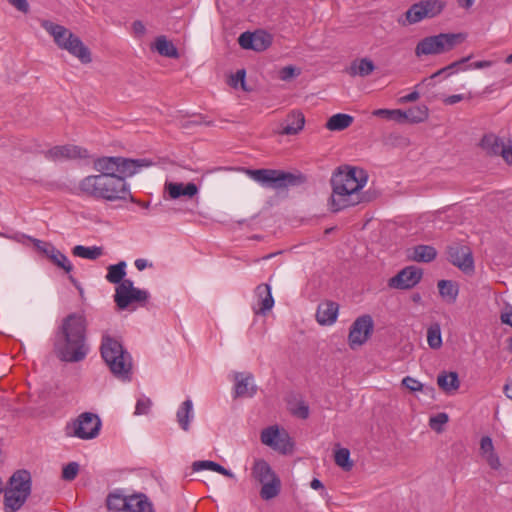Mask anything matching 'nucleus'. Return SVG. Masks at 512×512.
I'll use <instances>...</instances> for the list:
<instances>
[{
	"label": "nucleus",
	"instance_id": "obj_1",
	"mask_svg": "<svg viewBox=\"0 0 512 512\" xmlns=\"http://www.w3.org/2000/svg\"><path fill=\"white\" fill-rule=\"evenodd\" d=\"M367 180L368 174L364 169L348 165L338 167L331 178V211L339 212L347 207L372 201L376 197L374 192H360Z\"/></svg>",
	"mask_w": 512,
	"mask_h": 512
},
{
	"label": "nucleus",
	"instance_id": "obj_2",
	"mask_svg": "<svg viewBox=\"0 0 512 512\" xmlns=\"http://www.w3.org/2000/svg\"><path fill=\"white\" fill-rule=\"evenodd\" d=\"M87 327L86 317L81 313H70L62 319L53 343V351L58 359L69 363L85 359L89 351Z\"/></svg>",
	"mask_w": 512,
	"mask_h": 512
},
{
	"label": "nucleus",
	"instance_id": "obj_3",
	"mask_svg": "<svg viewBox=\"0 0 512 512\" xmlns=\"http://www.w3.org/2000/svg\"><path fill=\"white\" fill-rule=\"evenodd\" d=\"M78 194L106 201L124 200L130 196L125 180L96 174L84 177L78 184Z\"/></svg>",
	"mask_w": 512,
	"mask_h": 512
},
{
	"label": "nucleus",
	"instance_id": "obj_4",
	"mask_svg": "<svg viewBox=\"0 0 512 512\" xmlns=\"http://www.w3.org/2000/svg\"><path fill=\"white\" fill-rule=\"evenodd\" d=\"M42 28L53 38L55 45L77 58L82 64L92 62V53L81 38L67 27L50 20L41 21Z\"/></svg>",
	"mask_w": 512,
	"mask_h": 512
},
{
	"label": "nucleus",
	"instance_id": "obj_5",
	"mask_svg": "<svg viewBox=\"0 0 512 512\" xmlns=\"http://www.w3.org/2000/svg\"><path fill=\"white\" fill-rule=\"evenodd\" d=\"M152 162L147 159H130L121 156L99 157L94 160L93 168L101 175L125 180L133 176L144 167H149Z\"/></svg>",
	"mask_w": 512,
	"mask_h": 512
},
{
	"label": "nucleus",
	"instance_id": "obj_6",
	"mask_svg": "<svg viewBox=\"0 0 512 512\" xmlns=\"http://www.w3.org/2000/svg\"><path fill=\"white\" fill-rule=\"evenodd\" d=\"M101 356L114 376L128 379L132 368L131 357L122 344L109 335L102 337Z\"/></svg>",
	"mask_w": 512,
	"mask_h": 512
},
{
	"label": "nucleus",
	"instance_id": "obj_7",
	"mask_svg": "<svg viewBox=\"0 0 512 512\" xmlns=\"http://www.w3.org/2000/svg\"><path fill=\"white\" fill-rule=\"evenodd\" d=\"M466 39L464 33H439L421 39L415 47L417 57L439 55L453 50Z\"/></svg>",
	"mask_w": 512,
	"mask_h": 512
},
{
	"label": "nucleus",
	"instance_id": "obj_8",
	"mask_svg": "<svg viewBox=\"0 0 512 512\" xmlns=\"http://www.w3.org/2000/svg\"><path fill=\"white\" fill-rule=\"evenodd\" d=\"M247 175L263 186L281 189L289 186H296L305 182V176L295 175L276 169H245Z\"/></svg>",
	"mask_w": 512,
	"mask_h": 512
},
{
	"label": "nucleus",
	"instance_id": "obj_9",
	"mask_svg": "<svg viewBox=\"0 0 512 512\" xmlns=\"http://www.w3.org/2000/svg\"><path fill=\"white\" fill-rule=\"evenodd\" d=\"M261 442L281 454H292L294 442L285 429L269 426L261 432Z\"/></svg>",
	"mask_w": 512,
	"mask_h": 512
},
{
	"label": "nucleus",
	"instance_id": "obj_10",
	"mask_svg": "<svg viewBox=\"0 0 512 512\" xmlns=\"http://www.w3.org/2000/svg\"><path fill=\"white\" fill-rule=\"evenodd\" d=\"M480 148L487 156H501L506 164L512 165V142L507 143L494 133L483 135L479 143Z\"/></svg>",
	"mask_w": 512,
	"mask_h": 512
},
{
	"label": "nucleus",
	"instance_id": "obj_11",
	"mask_svg": "<svg viewBox=\"0 0 512 512\" xmlns=\"http://www.w3.org/2000/svg\"><path fill=\"white\" fill-rule=\"evenodd\" d=\"M148 297L147 291L134 287L131 280H124L116 287L114 301L119 309L124 310L134 302L145 303Z\"/></svg>",
	"mask_w": 512,
	"mask_h": 512
},
{
	"label": "nucleus",
	"instance_id": "obj_12",
	"mask_svg": "<svg viewBox=\"0 0 512 512\" xmlns=\"http://www.w3.org/2000/svg\"><path fill=\"white\" fill-rule=\"evenodd\" d=\"M374 324L370 315L358 317L350 327L348 342L351 349L362 346L371 336Z\"/></svg>",
	"mask_w": 512,
	"mask_h": 512
},
{
	"label": "nucleus",
	"instance_id": "obj_13",
	"mask_svg": "<svg viewBox=\"0 0 512 512\" xmlns=\"http://www.w3.org/2000/svg\"><path fill=\"white\" fill-rule=\"evenodd\" d=\"M448 260L466 274L474 271V260L471 249L459 243L447 247Z\"/></svg>",
	"mask_w": 512,
	"mask_h": 512
},
{
	"label": "nucleus",
	"instance_id": "obj_14",
	"mask_svg": "<svg viewBox=\"0 0 512 512\" xmlns=\"http://www.w3.org/2000/svg\"><path fill=\"white\" fill-rule=\"evenodd\" d=\"M423 270L417 266H407L388 280L390 288L408 290L415 287L422 279Z\"/></svg>",
	"mask_w": 512,
	"mask_h": 512
},
{
	"label": "nucleus",
	"instance_id": "obj_15",
	"mask_svg": "<svg viewBox=\"0 0 512 512\" xmlns=\"http://www.w3.org/2000/svg\"><path fill=\"white\" fill-rule=\"evenodd\" d=\"M101 421L96 414L82 413L74 423V435L81 439L95 438L100 430Z\"/></svg>",
	"mask_w": 512,
	"mask_h": 512
},
{
	"label": "nucleus",
	"instance_id": "obj_16",
	"mask_svg": "<svg viewBox=\"0 0 512 512\" xmlns=\"http://www.w3.org/2000/svg\"><path fill=\"white\" fill-rule=\"evenodd\" d=\"M44 156L52 161H61L67 159L86 158L88 151L76 145L54 146L44 152Z\"/></svg>",
	"mask_w": 512,
	"mask_h": 512
},
{
	"label": "nucleus",
	"instance_id": "obj_17",
	"mask_svg": "<svg viewBox=\"0 0 512 512\" xmlns=\"http://www.w3.org/2000/svg\"><path fill=\"white\" fill-rule=\"evenodd\" d=\"M7 491L19 492L29 496L32 489L31 474L26 469L15 471L9 479Z\"/></svg>",
	"mask_w": 512,
	"mask_h": 512
},
{
	"label": "nucleus",
	"instance_id": "obj_18",
	"mask_svg": "<svg viewBox=\"0 0 512 512\" xmlns=\"http://www.w3.org/2000/svg\"><path fill=\"white\" fill-rule=\"evenodd\" d=\"M235 380V398L253 397L257 392V386L253 383V376L250 373L244 374L237 372Z\"/></svg>",
	"mask_w": 512,
	"mask_h": 512
},
{
	"label": "nucleus",
	"instance_id": "obj_19",
	"mask_svg": "<svg viewBox=\"0 0 512 512\" xmlns=\"http://www.w3.org/2000/svg\"><path fill=\"white\" fill-rule=\"evenodd\" d=\"M305 125V116L301 111L294 110L290 112L284 122L281 124V129L277 132L280 135H297L303 130Z\"/></svg>",
	"mask_w": 512,
	"mask_h": 512
},
{
	"label": "nucleus",
	"instance_id": "obj_20",
	"mask_svg": "<svg viewBox=\"0 0 512 512\" xmlns=\"http://www.w3.org/2000/svg\"><path fill=\"white\" fill-rule=\"evenodd\" d=\"M164 190L168 193L171 199H178L182 196L192 198L199 191L197 185L192 182L187 184L178 182H166Z\"/></svg>",
	"mask_w": 512,
	"mask_h": 512
},
{
	"label": "nucleus",
	"instance_id": "obj_21",
	"mask_svg": "<svg viewBox=\"0 0 512 512\" xmlns=\"http://www.w3.org/2000/svg\"><path fill=\"white\" fill-rule=\"evenodd\" d=\"M375 64L369 58H360L351 62L346 72L351 76L367 77L375 70Z\"/></svg>",
	"mask_w": 512,
	"mask_h": 512
},
{
	"label": "nucleus",
	"instance_id": "obj_22",
	"mask_svg": "<svg viewBox=\"0 0 512 512\" xmlns=\"http://www.w3.org/2000/svg\"><path fill=\"white\" fill-rule=\"evenodd\" d=\"M338 308V304L332 301L320 304L316 312L317 321L322 325L334 323L337 318Z\"/></svg>",
	"mask_w": 512,
	"mask_h": 512
},
{
	"label": "nucleus",
	"instance_id": "obj_23",
	"mask_svg": "<svg viewBox=\"0 0 512 512\" xmlns=\"http://www.w3.org/2000/svg\"><path fill=\"white\" fill-rule=\"evenodd\" d=\"M255 293L259 301V309L256 313L265 314L267 311L271 310L274 305V299L270 285L266 283L258 285L255 289Z\"/></svg>",
	"mask_w": 512,
	"mask_h": 512
},
{
	"label": "nucleus",
	"instance_id": "obj_24",
	"mask_svg": "<svg viewBox=\"0 0 512 512\" xmlns=\"http://www.w3.org/2000/svg\"><path fill=\"white\" fill-rule=\"evenodd\" d=\"M127 504L129 512H154L152 503L143 493L128 496Z\"/></svg>",
	"mask_w": 512,
	"mask_h": 512
},
{
	"label": "nucleus",
	"instance_id": "obj_25",
	"mask_svg": "<svg viewBox=\"0 0 512 512\" xmlns=\"http://www.w3.org/2000/svg\"><path fill=\"white\" fill-rule=\"evenodd\" d=\"M155 49L161 56L177 59L179 58L178 49L168 40L166 36L161 35L156 37L154 44L151 47Z\"/></svg>",
	"mask_w": 512,
	"mask_h": 512
},
{
	"label": "nucleus",
	"instance_id": "obj_26",
	"mask_svg": "<svg viewBox=\"0 0 512 512\" xmlns=\"http://www.w3.org/2000/svg\"><path fill=\"white\" fill-rule=\"evenodd\" d=\"M424 19H426V15L421 2L419 1L410 6V8L405 12L404 17L398 19V23L402 26H408L416 24Z\"/></svg>",
	"mask_w": 512,
	"mask_h": 512
},
{
	"label": "nucleus",
	"instance_id": "obj_27",
	"mask_svg": "<svg viewBox=\"0 0 512 512\" xmlns=\"http://www.w3.org/2000/svg\"><path fill=\"white\" fill-rule=\"evenodd\" d=\"M29 496L17 493L13 491L5 490L4 494V511L5 512H16L18 511L26 502Z\"/></svg>",
	"mask_w": 512,
	"mask_h": 512
},
{
	"label": "nucleus",
	"instance_id": "obj_28",
	"mask_svg": "<svg viewBox=\"0 0 512 512\" xmlns=\"http://www.w3.org/2000/svg\"><path fill=\"white\" fill-rule=\"evenodd\" d=\"M252 476L260 483L277 478L270 465L262 459L255 461L252 468Z\"/></svg>",
	"mask_w": 512,
	"mask_h": 512
},
{
	"label": "nucleus",
	"instance_id": "obj_29",
	"mask_svg": "<svg viewBox=\"0 0 512 512\" xmlns=\"http://www.w3.org/2000/svg\"><path fill=\"white\" fill-rule=\"evenodd\" d=\"M45 255L54 265L63 269L66 273L69 274L73 270V266L67 256L56 247H48Z\"/></svg>",
	"mask_w": 512,
	"mask_h": 512
},
{
	"label": "nucleus",
	"instance_id": "obj_30",
	"mask_svg": "<svg viewBox=\"0 0 512 512\" xmlns=\"http://www.w3.org/2000/svg\"><path fill=\"white\" fill-rule=\"evenodd\" d=\"M438 386L446 393L456 391L460 386L456 372H442L437 377Z\"/></svg>",
	"mask_w": 512,
	"mask_h": 512
},
{
	"label": "nucleus",
	"instance_id": "obj_31",
	"mask_svg": "<svg viewBox=\"0 0 512 512\" xmlns=\"http://www.w3.org/2000/svg\"><path fill=\"white\" fill-rule=\"evenodd\" d=\"M437 256V251L430 245H417L413 248V253L410 258L416 262L429 263L432 262Z\"/></svg>",
	"mask_w": 512,
	"mask_h": 512
},
{
	"label": "nucleus",
	"instance_id": "obj_32",
	"mask_svg": "<svg viewBox=\"0 0 512 512\" xmlns=\"http://www.w3.org/2000/svg\"><path fill=\"white\" fill-rule=\"evenodd\" d=\"M353 120V117L348 114L338 113L331 116L325 126L330 131H342L348 128Z\"/></svg>",
	"mask_w": 512,
	"mask_h": 512
},
{
	"label": "nucleus",
	"instance_id": "obj_33",
	"mask_svg": "<svg viewBox=\"0 0 512 512\" xmlns=\"http://www.w3.org/2000/svg\"><path fill=\"white\" fill-rule=\"evenodd\" d=\"M192 469H193V471H201L204 469H209V470L218 472L226 477L235 478V475L230 470H228L225 467H223L222 465H220L214 461H210V460L195 461L192 464Z\"/></svg>",
	"mask_w": 512,
	"mask_h": 512
},
{
	"label": "nucleus",
	"instance_id": "obj_34",
	"mask_svg": "<svg viewBox=\"0 0 512 512\" xmlns=\"http://www.w3.org/2000/svg\"><path fill=\"white\" fill-rule=\"evenodd\" d=\"M193 403L190 399L185 400L177 411V421L184 431L189 430L190 419L192 418Z\"/></svg>",
	"mask_w": 512,
	"mask_h": 512
},
{
	"label": "nucleus",
	"instance_id": "obj_35",
	"mask_svg": "<svg viewBox=\"0 0 512 512\" xmlns=\"http://www.w3.org/2000/svg\"><path fill=\"white\" fill-rule=\"evenodd\" d=\"M72 254L76 257L96 260L103 255V248L98 246L86 247L77 245L72 249Z\"/></svg>",
	"mask_w": 512,
	"mask_h": 512
},
{
	"label": "nucleus",
	"instance_id": "obj_36",
	"mask_svg": "<svg viewBox=\"0 0 512 512\" xmlns=\"http://www.w3.org/2000/svg\"><path fill=\"white\" fill-rule=\"evenodd\" d=\"M253 51L262 52L269 48L272 44V36L264 30L253 32Z\"/></svg>",
	"mask_w": 512,
	"mask_h": 512
},
{
	"label": "nucleus",
	"instance_id": "obj_37",
	"mask_svg": "<svg viewBox=\"0 0 512 512\" xmlns=\"http://www.w3.org/2000/svg\"><path fill=\"white\" fill-rule=\"evenodd\" d=\"M426 18H434L442 13L446 3L442 0H421L420 1Z\"/></svg>",
	"mask_w": 512,
	"mask_h": 512
},
{
	"label": "nucleus",
	"instance_id": "obj_38",
	"mask_svg": "<svg viewBox=\"0 0 512 512\" xmlns=\"http://www.w3.org/2000/svg\"><path fill=\"white\" fill-rule=\"evenodd\" d=\"M126 263L124 261L119 262L118 264L111 265L108 267V272L106 275V279L113 284H120L124 281V277L126 275L125 271Z\"/></svg>",
	"mask_w": 512,
	"mask_h": 512
},
{
	"label": "nucleus",
	"instance_id": "obj_39",
	"mask_svg": "<svg viewBox=\"0 0 512 512\" xmlns=\"http://www.w3.org/2000/svg\"><path fill=\"white\" fill-rule=\"evenodd\" d=\"M405 115L407 122L421 123L428 118V108L425 105L414 106L405 111Z\"/></svg>",
	"mask_w": 512,
	"mask_h": 512
},
{
	"label": "nucleus",
	"instance_id": "obj_40",
	"mask_svg": "<svg viewBox=\"0 0 512 512\" xmlns=\"http://www.w3.org/2000/svg\"><path fill=\"white\" fill-rule=\"evenodd\" d=\"M261 484L262 488L260 491V496L264 500H270L276 497L280 492V480L278 477Z\"/></svg>",
	"mask_w": 512,
	"mask_h": 512
},
{
	"label": "nucleus",
	"instance_id": "obj_41",
	"mask_svg": "<svg viewBox=\"0 0 512 512\" xmlns=\"http://www.w3.org/2000/svg\"><path fill=\"white\" fill-rule=\"evenodd\" d=\"M334 460L344 471H350L353 467V462L350 460V451L347 448L336 450Z\"/></svg>",
	"mask_w": 512,
	"mask_h": 512
},
{
	"label": "nucleus",
	"instance_id": "obj_42",
	"mask_svg": "<svg viewBox=\"0 0 512 512\" xmlns=\"http://www.w3.org/2000/svg\"><path fill=\"white\" fill-rule=\"evenodd\" d=\"M128 496L112 493L107 498V507L110 510L126 511Z\"/></svg>",
	"mask_w": 512,
	"mask_h": 512
},
{
	"label": "nucleus",
	"instance_id": "obj_43",
	"mask_svg": "<svg viewBox=\"0 0 512 512\" xmlns=\"http://www.w3.org/2000/svg\"><path fill=\"white\" fill-rule=\"evenodd\" d=\"M439 293L442 297H449L455 301L458 295L457 286L450 280H440L438 282Z\"/></svg>",
	"mask_w": 512,
	"mask_h": 512
},
{
	"label": "nucleus",
	"instance_id": "obj_44",
	"mask_svg": "<svg viewBox=\"0 0 512 512\" xmlns=\"http://www.w3.org/2000/svg\"><path fill=\"white\" fill-rule=\"evenodd\" d=\"M427 341L432 349H438L442 345L441 330L438 324L431 325L427 331Z\"/></svg>",
	"mask_w": 512,
	"mask_h": 512
},
{
	"label": "nucleus",
	"instance_id": "obj_45",
	"mask_svg": "<svg viewBox=\"0 0 512 512\" xmlns=\"http://www.w3.org/2000/svg\"><path fill=\"white\" fill-rule=\"evenodd\" d=\"M448 420L449 417L446 413H438L429 419V426L435 432L440 433L443 431V425L446 424Z\"/></svg>",
	"mask_w": 512,
	"mask_h": 512
},
{
	"label": "nucleus",
	"instance_id": "obj_46",
	"mask_svg": "<svg viewBox=\"0 0 512 512\" xmlns=\"http://www.w3.org/2000/svg\"><path fill=\"white\" fill-rule=\"evenodd\" d=\"M79 472V464L77 462H70L63 467L62 478L66 481H72L76 478Z\"/></svg>",
	"mask_w": 512,
	"mask_h": 512
},
{
	"label": "nucleus",
	"instance_id": "obj_47",
	"mask_svg": "<svg viewBox=\"0 0 512 512\" xmlns=\"http://www.w3.org/2000/svg\"><path fill=\"white\" fill-rule=\"evenodd\" d=\"M246 71L244 69L238 70L235 74L230 76L229 85L233 88H237L238 84H241V88L247 91L245 86Z\"/></svg>",
	"mask_w": 512,
	"mask_h": 512
},
{
	"label": "nucleus",
	"instance_id": "obj_48",
	"mask_svg": "<svg viewBox=\"0 0 512 512\" xmlns=\"http://www.w3.org/2000/svg\"><path fill=\"white\" fill-rule=\"evenodd\" d=\"M253 40V32L246 31L239 36L238 43L245 50H253Z\"/></svg>",
	"mask_w": 512,
	"mask_h": 512
},
{
	"label": "nucleus",
	"instance_id": "obj_49",
	"mask_svg": "<svg viewBox=\"0 0 512 512\" xmlns=\"http://www.w3.org/2000/svg\"><path fill=\"white\" fill-rule=\"evenodd\" d=\"M402 385L412 392L422 391L424 387L421 382L410 376H407L402 380Z\"/></svg>",
	"mask_w": 512,
	"mask_h": 512
},
{
	"label": "nucleus",
	"instance_id": "obj_50",
	"mask_svg": "<svg viewBox=\"0 0 512 512\" xmlns=\"http://www.w3.org/2000/svg\"><path fill=\"white\" fill-rule=\"evenodd\" d=\"M483 458L485 459V461L487 462L491 469L498 470L501 467L499 456L497 455L495 450L484 455Z\"/></svg>",
	"mask_w": 512,
	"mask_h": 512
},
{
	"label": "nucleus",
	"instance_id": "obj_51",
	"mask_svg": "<svg viewBox=\"0 0 512 512\" xmlns=\"http://www.w3.org/2000/svg\"><path fill=\"white\" fill-rule=\"evenodd\" d=\"M494 450L495 449L491 437H482L480 441V454L482 455V457Z\"/></svg>",
	"mask_w": 512,
	"mask_h": 512
},
{
	"label": "nucleus",
	"instance_id": "obj_52",
	"mask_svg": "<svg viewBox=\"0 0 512 512\" xmlns=\"http://www.w3.org/2000/svg\"><path fill=\"white\" fill-rule=\"evenodd\" d=\"M151 406V401L148 398L139 399L136 404L135 414L136 415H144L149 412Z\"/></svg>",
	"mask_w": 512,
	"mask_h": 512
},
{
	"label": "nucleus",
	"instance_id": "obj_53",
	"mask_svg": "<svg viewBox=\"0 0 512 512\" xmlns=\"http://www.w3.org/2000/svg\"><path fill=\"white\" fill-rule=\"evenodd\" d=\"M472 58V55H469L467 57H464L460 60H457L455 62L450 63L445 67L446 71L448 72V75L452 74L456 69H458L461 65L465 64Z\"/></svg>",
	"mask_w": 512,
	"mask_h": 512
},
{
	"label": "nucleus",
	"instance_id": "obj_54",
	"mask_svg": "<svg viewBox=\"0 0 512 512\" xmlns=\"http://www.w3.org/2000/svg\"><path fill=\"white\" fill-rule=\"evenodd\" d=\"M17 10L27 13L29 11V4L27 0H8Z\"/></svg>",
	"mask_w": 512,
	"mask_h": 512
},
{
	"label": "nucleus",
	"instance_id": "obj_55",
	"mask_svg": "<svg viewBox=\"0 0 512 512\" xmlns=\"http://www.w3.org/2000/svg\"><path fill=\"white\" fill-rule=\"evenodd\" d=\"M296 75V70L292 66H286L280 71L281 80H289Z\"/></svg>",
	"mask_w": 512,
	"mask_h": 512
},
{
	"label": "nucleus",
	"instance_id": "obj_56",
	"mask_svg": "<svg viewBox=\"0 0 512 512\" xmlns=\"http://www.w3.org/2000/svg\"><path fill=\"white\" fill-rule=\"evenodd\" d=\"M293 413L301 419H306L309 416V408L304 403H300Z\"/></svg>",
	"mask_w": 512,
	"mask_h": 512
},
{
	"label": "nucleus",
	"instance_id": "obj_57",
	"mask_svg": "<svg viewBox=\"0 0 512 512\" xmlns=\"http://www.w3.org/2000/svg\"><path fill=\"white\" fill-rule=\"evenodd\" d=\"M30 240L33 242L35 248L43 254H45V251H48V247H54L52 244L43 242L39 239L30 238Z\"/></svg>",
	"mask_w": 512,
	"mask_h": 512
},
{
	"label": "nucleus",
	"instance_id": "obj_58",
	"mask_svg": "<svg viewBox=\"0 0 512 512\" xmlns=\"http://www.w3.org/2000/svg\"><path fill=\"white\" fill-rule=\"evenodd\" d=\"M132 29L136 35H140V36L144 35L146 32L145 25L140 20H136L133 22Z\"/></svg>",
	"mask_w": 512,
	"mask_h": 512
},
{
	"label": "nucleus",
	"instance_id": "obj_59",
	"mask_svg": "<svg viewBox=\"0 0 512 512\" xmlns=\"http://www.w3.org/2000/svg\"><path fill=\"white\" fill-rule=\"evenodd\" d=\"M372 114H373L374 116H377V117H381V118H385V119H389V120H390V118H391V117H393V114H394V113L392 112V110H389V109H377V110H374V111L372 112Z\"/></svg>",
	"mask_w": 512,
	"mask_h": 512
},
{
	"label": "nucleus",
	"instance_id": "obj_60",
	"mask_svg": "<svg viewBox=\"0 0 512 512\" xmlns=\"http://www.w3.org/2000/svg\"><path fill=\"white\" fill-rule=\"evenodd\" d=\"M392 112L395 114H393V117H391L390 120H395L399 123L407 122L405 111H402L400 109H395V110H392Z\"/></svg>",
	"mask_w": 512,
	"mask_h": 512
},
{
	"label": "nucleus",
	"instance_id": "obj_61",
	"mask_svg": "<svg viewBox=\"0 0 512 512\" xmlns=\"http://www.w3.org/2000/svg\"><path fill=\"white\" fill-rule=\"evenodd\" d=\"M500 319L502 323L512 326V307H510L505 313H502Z\"/></svg>",
	"mask_w": 512,
	"mask_h": 512
},
{
	"label": "nucleus",
	"instance_id": "obj_62",
	"mask_svg": "<svg viewBox=\"0 0 512 512\" xmlns=\"http://www.w3.org/2000/svg\"><path fill=\"white\" fill-rule=\"evenodd\" d=\"M462 99H463V95L455 94V95H451V96H448L447 98H445L444 103L446 105H453V104L460 102Z\"/></svg>",
	"mask_w": 512,
	"mask_h": 512
},
{
	"label": "nucleus",
	"instance_id": "obj_63",
	"mask_svg": "<svg viewBox=\"0 0 512 512\" xmlns=\"http://www.w3.org/2000/svg\"><path fill=\"white\" fill-rule=\"evenodd\" d=\"M419 99V93L417 91H413L406 96H403L400 101L401 102H414Z\"/></svg>",
	"mask_w": 512,
	"mask_h": 512
},
{
	"label": "nucleus",
	"instance_id": "obj_64",
	"mask_svg": "<svg viewBox=\"0 0 512 512\" xmlns=\"http://www.w3.org/2000/svg\"><path fill=\"white\" fill-rule=\"evenodd\" d=\"M491 65H492L491 61L483 60V61L474 62L469 67H472L474 69H482V68L490 67Z\"/></svg>",
	"mask_w": 512,
	"mask_h": 512
}]
</instances>
